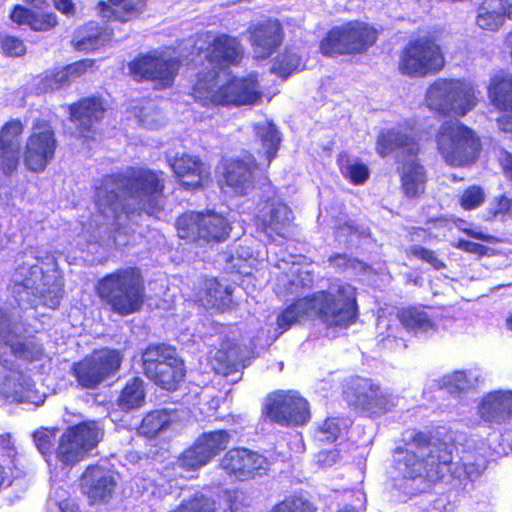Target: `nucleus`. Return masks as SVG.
<instances>
[{
    "label": "nucleus",
    "mask_w": 512,
    "mask_h": 512,
    "mask_svg": "<svg viewBox=\"0 0 512 512\" xmlns=\"http://www.w3.org/2000/svg\"><path fill=\"white\" fill-rule=\"evenodd\" d=\"M163 190V172L130 167L122 174L104 177L96 187L95 202L108 222H118L123 214L129 219L142 213L161 218Z\"/></svg>",
    "instance_id": "f257e3e1"
},
{
    "label": "nucleus",
    "mask_w": 512,
    "mask_h": 512,
    "mask_svg": "<svg viewBox=\"0 0 512 512\" xmlns=\"http://www.w3.org/2000/svg\"><path fill=\"white\" fill-rule=\"evenodd\" d=\"M357 314L356 288L338 281L331 283L327 290L299 299L287 307L277 317V326L283 333L306 317L318 316L327 326L347 328L356 321Z\"/></svg>",
    "instance_id": "f03ea898"
},
{
    "label": "nucleus",
    "mask_w": 512,
    "mask_h": 512,
    "mask_svg": "<svg viewBox=\"0 0 512 512\" xmlns=\"http://www.w3.org/2000/svg\"><path fill=\"white\" fill-rule=\"evenodd\" d=\"M403 441L405 447H397L393 454L394 469L403 479L436 481L450 470L448 444L430 443L425 433L415 430L405 432Z\"/></svg>",
    "instance_id": "7ed1b4c3"
},
{
    "label": "nucleus",
    "mask_w": 512,
    "mask_h": 512,
    "mask_svg": "<svg viewBox=\"0 0 512 512\" xmlns=\"http://www.w3.org/2000/svg\"><path fill=\"white\" fill-rule=\"evenodd\" d=\"M193 97L203 106H245L261 101L262 91L255 75L233 77L225 82L215 69L200 71L193 85Z\"/></svg>",
    "instance_id": "20e7f679"
},
{
    "label": "nucleus",
    "mask_w": 512,
    "mask_h": 512,
    "mask_svg": "<svg viewBox=\"0 0 512 512\" xmlns=\"http://www.w3.org/2000/svg\"><path fill=\"white\" fill-rule=\"evenodd\" d=\"M14 292L20 302L31 305H43L55 309L62 297V282L54 260L47 261L33 257L32 254L20 265L13 276Z\"/></svg>",
    "instance_id": "39448f33"
},
{
    "label": "nucleus",
    "mask_w": 512,
    "mask_h": 512,
    "mask_svg": "<svg viewBox=\"0 0 512 512\" xmlns=\"http://www.w3.org/2000/svg\"><path fill=\"white\" fill-rule=\"evenodd\" d=\"M96 293L113 312L127 316L139 311L144 304V280L139 269L121 268L100 279Z\"/></svg>",
    "instance_id": "423d86ee"
},
{
    "label": "nucleus",
    "mask_w": 512,
    "mask_h": 512,
    "mask_svg": "<svg viewBox=\"0 0 512 512\" xmlns=\"http://www.w3.org/2000/svg\"><path fill=\"white\" fill-rule=\"evenodd\" d=\"M8 350L12 355L28 361L36 360L42 354L40 346L33 342H22L12 333L3 315L0 314V394L14 401L23 402L29 397L28 383L22 373L8 368L6 358L2 359Z\"/></svg>",
    "instance_id": "0eeeda50"
},
{
    "label": "nucleus",
    "mask_w": 512,
    "mask_h": 512,
    "mask_svg": "<svg viewBox=\"0 0 512 512\" xmlns=\"http://www.w3.org/2000/svg\"><path fill=\"white\" fill-rule=\"evenodd\" d=\"M376 150L381 157L398 151L397 156L402 162V188L408 197H416L424 191L426 177L416 159L418 145L411 136L399 129L383 131L378 137Z\"/></svg>",
    "instance_id": "6e6552de"
},
{
    "label": "nucleus",
    "mask_w": 512,
    "mask_h": 512,
    "mask_svg": "<svg viewBox=\"0 0 512 512\" xmlns=\"http://www.w3.org/2000/svg\"><path fill=\"white\" fill-rule=\"evenodd\" d=\"M478 103L474 85L459 79L440 78L426 90L424 104L442 116L463 117Z\"/></svg>",
    "instance_id": "1a4fd4ad"
},
{
    "label": "nucleus",
    "mask_w": 512,
    "mask_h": 512,
    "mask_svg": "<svg viewBox=\"0 0 512 512\" xmlns=\"http://www.w3.org/2000/svg\"><path fill=\"white\" fill-rule=\"evenodd\" d=\"M398 322L410 333L416 336H427L437 331V323L430 313V309L422 306L409 307L397 313L394 319L387 315L380 314L377 319L376 329L379 343L384 348L395 349L403 346L401 339H398Z\"/></svg>",
    "instance_id": "9d476101"
},
{
    "label": "nucleus",
    "mask_w": 512,
    "mask_h": 512,
    "mask_svg": "<svg viewBox=\"0 0 512 512\" xmlns=\"http://www.w3.org/2000/svg\"><path fill=\"white\" fill-rule=\"evenodd\" d=\"M436 142L440 155L451 166L473 163L480 151V141L475 132L459 121L444 122Z\"/></svg>",
    "instance_id": "9b49d317"
},
{
    "label": "nucleus",
    "mask_w": 512,
    "mask_h": 512,
    "mask_svg": "<svg viewBox=\"0 0 512 512\" xmlns=\"http://www.w3.org/2000/svg\"><path fill=\"white\" fill-rule=\"evenodd\" d=\"M145 375L166 390H175L184 379L183 361L174 348L161 344L148 347L142 354Z\"/></svg>",
    "instance_id": "f8f14e48"
},
{
    "label": "nucleus",
    "mask_w": 512,
    "mask_h": 512,
    "mask_svg": "<svg viewBox=\"0 0 512 512\" xmlns=\"http://www.w3.org/2000/svg\"><path fill=\"white\" fill-rule=\"evenodd\" d=\"M377 39V32L363 22L352 21L332 28L320 43L324 55L362 52Z\"/></svg>",
    "instance_id": "ddd939ff"
},
{
    "label": "nucleus",
    "mask_w": 512,
    "mask_h": 512,
    "mask_svg": "<svg viewBox=\"0 0 512 512\" xmlns=\"http://www.w3.org/2000/svg\"><path fill=\"white\" fill-rule=\"evenodd\" d=\"M178 236L194 242H221L229 234L228 221L214 212H188L180 216L176 223Z\"/></svg>",
    "instance_id": "4468645a"
},
{
    "label": "nucleus",
    "mask_w": 512,
    "mask_h": 512,
    "mask_svg": "<svg viewBox=\"0 0 512 512\" xmlns=\"http://www.w3.org/2000/svg\"><path fill=\"white\" fill-rule=\"evenodd\" d=\"M103 437V430L96 421H85L70 427L61 436L57 458L64 464H74L94 449Z\"/></svg>",
    "instance_id": "2eb2a0df"
},
{
    "label": "nucleus",
    "mask_w": 512,
    "mask_h": 512,
    "mask_svg": "<svg viewBox=\"0 0 512 512\" xmlns=\"http://www.w3.org/2000/svg\"><path fill=\"white\" fill-rule=\"evenodd\" d=\"M443 66L444 57L439 45L429 39L410 42L400 55L399 70L408 76H425Z\"/></svg>",
    "instance_id": "dca6fc26"
},
{
    "label": "nucleus",
    "mask_w": 512,
    "mask_h": 512,
    "mask_svg": "<svg viewBox=\"0 0 512 512\" xmlns=\"http://www.w3.org/2000/svg\"><path fill=\"white\" fill-rule=\"evenodd\" d=\"M123 355L118 350L101 349L94 351L73 366L78 383L84 388H95L120 368Z\"/></svg>",
    "instance_id": "f3484780"
},
{
    "label": "nucleus",
    "mask_w": 512,
    "mask_h": 512,
    "mask_svg": "<svg viewBox=\"0 0 512 512\" xmlns=\"http://www.w3.org/2000/svg\"><path fill=\"white\" fill-rule=\"evenodd\" d=\"M264 414L282 426L304 425L310 419L308 402L295 391H278L265 402Z\"/></svg>",
    "instance_id": "a211bd4d"
},
{
    "label": "nucleus",
    "mask_w": 512,
    "mask_h": 512,
    "mask_svg": "<svg viewBox=\"0 0 512 512\" xmlns=\"http://www.w3.org/2000/svg\"><path fill=\"white\" fill-rule=\"evenodd\" d=\"M178 69L179 60L168 52H152L129 64L135 78L152 80L158 88L171 86Z\"/></svg>",
    "instance_id": "6ab92c4d"
},
{
    "label": "nucleus",
    "mask_w": 512,
    "mask_h": 512,
    "mask_svg": "<svg viewBox=\"0 0 512 512\" xmlns=\"http://www.w3.org/2000/svg\"><path fill=\"white\" fill-rule=\"evenodd\" d=\"M57 141L51 126L37 121L28 137L24 151V164L30 171L42 172L54 158Z\"/></svg>",
    "instance_id": "aec40b11"
},
{
    "label": "nucleus",
    "mask_w": 512,
    "mask_h": 512,
    "mask_svg": "<svg viewBox=\"0 0 512 512\" xmlns=\"http://www.w3.org/2000/svg\"><path fill=\"white\" fill-rule=\"evenodd\" d=\"M198 49L203 51L210 65L208 70L215 69L219 73L221 65H237L243 57V48L240 42L227 34H215L206 32L203 35V44H198Z\"/></svg>",
    "instance_id": "412c9836"
},
{
    "label": "nucleus",
    "mask_w": 512,
    "mask_h": 512,
    "mask_svg": "<svg viewBox=\"0 0 512 512\" xmlns=\"http://www.w3.org/2000/svg\"><path fill=\"white\" fill-rule=\"evenodd\" d=\"M258 164L251 155L226 160L222 172V189L227 194L244 196L255 186Z\"/></svg>",
    "instance_id": "4be33fe9"
},
{
    "label": "nucleus",
    "mask_w": 512,
    "mask_h": 512,
    "mask_svg": "<svg viewBox=\"0 0 512 512\" xmlns=\"http://www.w3.org/2000/svg\"><path fill=\"white\" fill-rule=\"evenodd\" d=\"M229 442L230 435L225 430L203 433L196 443L182 454L178 461L179 466L187 470L198 469L225 450Z\"/></svg>",
    "instance_id": "5701e85b"
},
{
    "label": "nucleus",
    "mask_w": 512,
    "mask_h": 512,
    "mask_svg": "<svg viewBox=\"0 0 512 512\" xmlns=\"http://www.w3.org/2000/svg\"><path fill=\"white\" fill-rule=\"evenodd\" d=\"M269 461L263 455L246 448L229 450L221 460L222 469L239 480H248L264 475Z\"/></svg>",
    "instance_id": "b1692460"
},
{
    "label": "nucleus",
    "mask_w": 512,
    "mask_h": 512,
    "mask_svg": "<svg viewBox=\"0 0 512 512\" xmlns=\"http://www.w3.org/2000/svg\"><path fill=\"white\" fill-rule=\"evenodd\" d=\"M477 414L490 425L512 424V390H493L485 393L477 405Z\"/></svg>",
    "instance_id": "393cba45"
},
{
    "label": "nucleus",
    "mask_w": 512,
    "mask_h": 512,
    "mask_svg": "<svg viewBox=\"0 0 512 512\" xmlns=\"http://www.w3.org/2000/svg\"><path fill=\"white\" fill-rule=\"evenodd\" d=\"M354 389L356 404L371 414L385 413L394 407L398 400L396 396L383 391L370 379H357Z\"/></svg>",
    "instance_id": "a878e982"
},
{
    "label": "nucleus",
    "mask_w": 512,
    "mask_h": 512,
    "mask_svg": "<svg viewBox=\"0 0 512 512\" xmlns=\"http://www.w3.org/2000/svg\"><path fill=\"white\" fill-rule=\"evenodd\" d=\"M81 488L91 503H104L112 497L116 481L110 471L100 466H90L82 475Z\"/></svg>",
    "instance_id": "bb28decb"
},
{
    "label": "nucleus",
    "mask_w": 512,
    "mask_h": 512,
    "mask_svg": "<svg viewBox=\"0 0 512 512\" xmlns=\"http://www.w3.org/2000/svg\"><path fill=\"white\" fill-rule=\"evenodd\" d=\"M169 163L182 185L189 189L202 186L211 175L210 167L196 156L182 154L169 159Z\"/></svg>",
    "instance_id": "cd10ccee"
},
{
    "label": "nucleus",
    "mask_w": 512,
    "mask_h": 512,
    "mask_svg": "<svg viewBox=\"0 0 512 512\" xmlns=\"http://www.w3.org/2000/svg\"><path fill=\"white\" fill-rule=\"evenodd\" d=\"M258 218L268 237H272V233H275L284 238L288 234L293 215L286 204L272 201L260 211Z\"/></svg>",
    "instance_id": "c85d7f7f"
},
{
    "label": "nucleus",
    "mask_w": 512,
    "mask_h": 512,
    "mask_svg": "<svg viewBox=\"0 0 512 512\" xmlns=\"http://www.w3.org/2000/svg\"><path fill=\"white\" fill-rule=\"evenodd\" d=\"M70 119L77 126L79 133L88 137L85 133L92 131L104 114L102 102L95 97L85 98L77 104L69 106Z\"/></svg>",
    "instance_id": "c756f323"
},
{
    "label": "nucleus",
    "mask_w": 512,
    "mask_h": 512,
    "mask_svg": "<svg viewBox=\"0 0 512 512\" xmlns=\"http://www.w3.org/2000/svg\"><path fill=\"white\" fill-rule=\"evenodd\" d=\"M252 45L257 58H267L281 43V27L277 21H267L252 33Z\"/></svg>",
    "instance_id": "7c9ffc66"
},
{
    "label": "nucleus",
    "mask_w": 512,
    "mask_h": 512,
    "mask_svg": "<svg viewBox=\"0 0 512 512\" xmlns=\"http://www.w3.org/2000/svg\"><path fill=\"white\" fill-rule=\"evenodd\" d=\"M231 294L230 286H223L217 279L210 278L203 281L197 300L206 308L224 310L231 301Z\"/></svg>",
    "instance_id": "2f4dec72"
},
{
    "label": "nucleus",
    "mask_w": 512,
    "mask_h": 512,
    "mask_svg": "<svg viewBox=\"0 0 512 512\" xmlns=\"http://www.w3.org/2000/svg\"><path fill=\"white\" fill-rule=\"evenodd\" d=\"M488 97L498 110L512 111V76H494L488 86Z\"/></svg>",
    "instance_id": "473e14b6"
},
{
    "label": "nucleus",
    "mask_w": 512,
    "mask_h": 512,
    "mask_svg": "<svg viewBox=\"0 0 512 512\" xmlns=\"http://www.w3.org/2000/svg\"><path fill=\"white\" fill-rule=\"evenodd\" d=\"M452 450V446L448 445ZM486 468V460L483 454H478L475 458L470 452H465L461 457V465L450 462V470L446 474L450 473L453 477L464 480L466 478L473 480L481 475Z\"/></svg>",
    "instance_id": "72a5a7b5"
},
{
    "label": "nucleus",
    "mask_w": 512,
    "mask_h": 512,
    "mask_svg": "<svg viewBox=\"0 0 512 512\" xmlns=\"http://www.w3.org/2000/svg\"><path fill=\"white\" fill-rule=\"evenodd\" d=\"M110 4L100 2L99 13L103 18L127 21L141 10L143 0H109Z\"/></svg>",
    "instance_id": "f704fd0d"
},
{
    "label": "nucleus",
    "mask_w": 512,
    "mask_h": 512,
    "mask_svg": "<svg viewBox=\"0 0 512 512\" xmlns=\"http://www.w3.org/2000/svg\"><path fill=\"white\" fill-rule=\"evenodd\" d=\"M255 132L261 142V151L266 158V166H269L280 144V137L275 125L269 121L259 122L255 125Z\"/></svg>",
    "instance_id": "c9c22d12"
},
{
    "label": "nucleus",
    "mask_w": 512,
    "mask_h": 512,
    "mask_svg": "<svg viewBox=\"0 0 512 512\" xmlns=\"http://www.w3.org/2000/svg\"><path fill=\"white\" fill-rule=\"evenodd\" d=\"M480 375L476 370L455 371L442 379V387L449 393L456 394L473 389L479 382Z\"/></svg>",
    "instance_id": "e433bc0d"
},
{
    "label": "nucleus",
    "mask_w": 512,
    "mask_h": 512,
    "mask_svg": "<svg viewBox=\"0 0 512 512\" xmlns=\"http://www.w3.org/2000/svg\"><path fill=\"white\" fill-rule=\"evenodd\" d=\"M212 368L218 374L230 375L233 372H238L241 366L240 357L237 347L229 349L222 347L215 351L210 359Z\"/></svg>",
    "instance_id": "4c0bfd02"
},
{
    "label": "nucleus",
    "mask_w": 512,
    "mask_h": 512,
    "mask_svg": "<svg viewBox=\"0 0 512 512\" xmlns=\"http://www.w3.org/2000/svg\"><path fill=\"white\" fill-rule=\"evenodd\" d=\"M145 401L144 381L141 378H133L129 381L118 399V405L125 410L142 406Z\"/></svg>",
    "instance_id": "58836bf2"
},
{
    "label": "nucleus",
    "mask_w": 512,
    "mask_h": 512,
    "mask_svg": "<svg viewBox=\"0 0 512 512\" xmlns=\"http://www.w3.org/2000/svg\"><path fill=\"white\" fill-rule=\"evenodd\" d=\"M173 421V414L166 410H156L147 414L140 427L139 432L147 437H154L165 430Z\"/></svg>",
    "instance_id": "ea45409f"
},
{
    "label": "nucleus",
    "mask_w": 512,
    "mask_h": 512,
    "mask_svg": "<svg viewBox=\"0 0 512 512\" xmlns=\"http://www.w3.org/2000/svg\"><path fill=\"white\" fill-rule=\"evenodd\" d=\"M74 47L80 51H91L103 43L102 35L95 23H89L85 28L79 29L73 38Z\"/></svg>",
    "instance_id": "a19ab883"
},
{
    "label": "nucleus",
    "mask_w": 512,
    "mask_h": 512,
    "mask_svg": "<svg viewBox=\"0 0 512 512\" xmlns=\"http://www.w3.org/2000/svg\"><path fill=\"white\" fill-rule=\"evenodd\" d=\"M505 18L483 1L478 8L476 24L484 30L496 31L504 24Z\"/></svg>",
    "instance_id": "79ce46f5"
},
{
    "label": "nucleus",
    "mask_w": 512,
    "mask_h": 512,
    "mask_svg": "<svg viewBox=\"0 0 512 512\" xmlns=\"http://www.w3.org/2000/svg\"><path fill=\"white\" fill-rule=\"evenodd\" d=\"M301 68V58L300 56L291 51H287L283 55H281L278 60L273 65V71L279 76L286 78L293 71H296Z\"/></svg>",
    "instance_id": "37998d69"
},
{
    "label": "nucleus",
    "mask_w": 512,
    "mask_h": 512,
    "mask_svg": "<svg viewBox=\"0 0 512 512\" xmlns=\"http://www.w3.org/2000/svg\"><path fill=\"white\" fill-rule=\"evenodd\" d=\"M20 146L0 144V169L5 175L12 174L19 164Z\"/></svg>",
    "instance_id": "c03bdc74"
},
{
    "label": "nucleus",
    "mask_w": 512,
    "mask_h": 512,
    "mask_svg": "<svg viewBox=\"0 0 512 512\" xmlns=\"http://www.w3.org/2000/svg\"><path fill=\"white\" fill-rule=\"evenodd\" d=\"M270 512H315V509L302 497H289L275 505Z\"/></svg>",
    "instance_id": "a18cd8bd"
},
{
    "label": "nucleus",
    "mask_w": 512,
    "mask_h": 512,
    "mask_svg": "<svg viewBox=\"0 0 512 512\" xmlns=\"http://www.w3.org/2000/svg\"><path fill=\"white\" fill-rule=\"evenodd\" d=\"M485 200V193L480 186H470L463 191L459 198L460 206L465 210H474L480 207Z\"/></svg>",
    "instance_id": "49530a36"
},
{
    "label": "nucleus",
    "mask_w": 512,
    "mask_h": 512,
    "mask_svg": "<svg viewBox=\"0 0 512 512\" xmlns=\"http://www.w3.org/2000/svg\"><path fill=\"white\" fill-rule=\"evenodd\" d=\"M342 430L341 421L338 418H328L316 431V438L321 442H334Z\"/></svg>",
    "instance_id": "de8ad7c7"
},
{
    "label": "nucleus",
    "mask_w": 512,
    "mask_h": 512,
    "mask_svg": "<svg viewBox=\"0 0 512 512\" xmlns=\"http://www.w3.org/2000/svg\"><path fill=\"white\" fill-rule=\"evenodd\" d=\"M23 132V124L19 120L7 122L1 130L0 144L20 146L19 137Z\"/></svg>",
    "instance_id": "09e8293b"
},
{
    "label": "nucleus",
    "mask_w": 512,
    "mask_h": 512,
    "mask_svg": "<svg viewBox=\"0 0 512 512\" xmlns=\"http://www.w3.org/2000/svg\"><path fill=\"white\" fill-rule=\"evenodd\" d=\"M214 502L203 495H197L193 499L183 502L173 512H214Z\"/></svg>",
    "instance_id": "8fccbe9b"
},
{
    "label": "nucleus",
    "mask_w": 512,
    "mask_h": 512,
    "mask_svg": "<svg viewBox=\"0 0 512 512\" xmlns=\"http://www.w3.org/2000/svg\"><path fill=\"white\" fill-rule=\"evenodd\" d=\"M407 255L408 257L413 256L419 260H422L430 264L436 270H440L445 267L444 262L438 258L434 251L426 249L419 245L411 246L407 250Z\"/></svg>",
    "instance_id": "3c124183"
},
{
    "label": "nucleus",
    "mask_w": 512,
    "mask_h": 512,
    "mask_svg": "<svg viewBox=\"0 0 512 512\" xmlns=\"http://www.w3.org/2000/svg\"><path fill=\"white\" fill-rule=\"evenodd\" d=\"M138 120L141 125L148 129H157L163 124L161 113L154 108L152 103H148L140 110Z\"/></svg>",
    "instance_id": "603ef678"
},
{
    "label": "nucleus",
    "mask_w": 512,
    "mask_h": 512,
    "mask_svg": "<svg viewBox=\"0 0 512 512\" xmlns=\"http://www.w3.org/2000/svg\"><path fill=\"white\" fill-rule=\"evenodd\" d=\"M343 176L350 180L351 183L358 185L364 183L368 176L369 170L366 165L359 163H348L341 167Z\"/></svg>",
    "instance_id": "864d4df0"
},
{
    "label": "nucleus",
    "mask_w": 512,
    "mask_h": 512,
    "mask_svg": "<svg viewBox=\"0 0 512 512\" xmlns=\"http://www.w3.org/2000/svg\"><path fill=\"white\" fill-rule=\"evenodd\" d=\"M55 436V431L49 429H40L34 433V442L41 454L46 455L51 452Z\"/></svg>",
    "instance_id": "5fc2aeb1"
},
{
    "label": "nucleus",
    "mask_w": 512,
    "mask_h": 512,
    "mask_svg": "<svg viewBox=\"0 0 512 512\" xmlns=\"http://www.w3.org/2000/svg\"><path fill=\"white\" fill-rule=\"evenodd\" d=\"M57 24V19L53 13H36L33 12L32 18H30L29 26L31 29L36 31H46Z\"/></svg>",
    "instance_id": "6e6d98bb"
},
{
    "label": "nucleus",
    "mask_w": 512,
    "mask_h": 512,
    "mask_svg": "<svg viewBox=\"0 0 512 512\" xmlns=\"http://www.w3.org/2000/svg\"><path fill=\"white\" fill-rule=\"evenodd\" d=\"M1 50L8 56L19 57L25 54L26 47L21 39L14 36H5L1 41Z\"/></svg>",
    "instance_id": "4d7b16f0"
},
{
    "label": "nucleus",
    "mask_w": 512,
    "mask_h": 512,
    "mask_svg": "<svg viewBox=\"0 0 512 512\" xmlns=\"http://www.w3.org/2000/svg\"><path fill=\"white\" fill-rule=\"evenodd\" d=\"M73 80V75L68 71V66L53 73L51 77L46 76L45 88L55 90L63 87Z\"/></svg>",
    "instance_id": "13d9d810"
},
{
    "label": "nucleus",
    "mask_w": 512,
    "mask_h": 512,
    "mask_svg": "<svg viewBox=\"0 0 512 512\" xmlns=\"http://www.w3.org/2000/svg\"><path fill=\"white\" fill-rule=\"evenodd\" d=\"M289 275L297 276L296 279L290 280L292 286H308L312 282L309 271H302L300 266L294 261L291 262V266L287 272V276Z\"/></svg>",
    "instance_id": "bf43d9fd"
},
{
    "label": "nucleus",
    "mask_w": 512,
    "mask_h": 512,
    "mask_svg": "<svg viewBox=\"0 0 512 512\" xmlns=\"http://www.w3.org/2000/svg\"><path fill=\"white\" fill-rule=\"evenodd\" d=\"M505 19H512V0H483Z\"/></svg>",
    "instance_id": "052dcab7"
},
{
    "label": "nucleus",
    "mask_w": 512,
    "mask_h": 512,
    "mask_svg": "<svg viewBox=\"0 0 512 512\" xmlns=\"http://www.w3.org/2000/svg\"><path fill=\"white\" fill-rule=\"evenodd\" d=\"M457 222H458L457 223V227L461 231H463L466 235H468L469 237L477 239V240H481V241H484V242H488V243H493L495 241V237L494 236L486 234V233H484L483 231H481L478 228H473L472 229V228L464 227V225H465V221L464 220L459 219Z\"/></svg>",
    "instance_id": "680f3d73"
},
{
    "label": "nucleus",
    "mask_w": 512,
    "mask_h": 512,
    "mask_svg": "<svg viewBox=\"0 0 512 512\" xmlns=\"http://www.w3.org/2000/svg\"><path fill=\"white\" fill-rule=\"evenodd\" d=\"M32 15H33V12L30 11L29 9H26L20 5H17L10 17L12 19L13 22L19 24V25H22V24H27L29 25L30 24V18H32Z\"/></svg>",
    "instance_id": "e2e57ef3"
},
{
    "label": "nucleus",
    "mask_w": 512,
    "mask_h": 512,
    "mask_svg": "<svg viewBox=\"0 0 512 512\" xmlns=\"http://www.w3.org/2000/svg\"><path fill=\"white\" fill-rule=\"evenodd\" d=\"M16 448L9 434L0 435V455L13 459L16 456Z\"/></svg>",
    "instance_id": "0e129e2a"
},
{
    "label": "nucleus",
    "mask_w": 512,
    "mask_h": 512,
    "mask_svg": "<svg viewBox=\"0 0 512 512\" xmlns=\"http://www.w3.org/2000/svg\"><path fill=\"white\" fill-rule=\"evenodd\" d=\"M338 458L339 454L335 450L321 451L317 455V462L324 467H330L337 463Z\"/></svg>",
    "instance_id": "69168bd1"
},
{
    "label": "nucleus",
    "mask_w": 512,
    "mask_h": 512,
    "mask_svg": "<svg viewBox=\"0 0 512 512\" xmlns=\"http://www.w3.org/2000/svg\"><path fill=\"white\" fill-rule=\"evenodd\" d=\"M93 65V60L91 59H85L78 62H75L73 64L68 65V71H70L71 75H73V79L76 77H79L84 72L87 71V69L91 68Z\"/></svg>",
    "instance_id": "338daca9"
},
{
    "label": "nucleus",
    "mask_w": 512,
    "mask_h": 512,
    "mask_svg": "<svg viewBox=\"0 0 512 512\" xmlns=\"http://www.w3.org/2000/svg\"><path fill=\"white\" fill-rule=\"evenodd\" d=\"M455 246L458 249L474 254H483L485 251V247L483 245L467 240H459Z\"/></svg>",
    "instance_id": "774afa93"
}]
</instances>
